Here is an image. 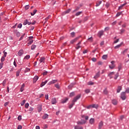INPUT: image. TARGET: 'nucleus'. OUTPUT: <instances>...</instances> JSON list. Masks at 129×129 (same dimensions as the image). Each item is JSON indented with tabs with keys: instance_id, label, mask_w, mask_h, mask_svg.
<instances>
[{
	"instance_id": "nucleus-30",
	"label": "nucleus",
	"mask_w": 129,
	"mask_h": 129,
	"mask_svg": "<svg viewBox=\"0 0 129 129\" xmlns=\"http://www.w3.org/2000/svg\"><path fill=\"white\" fill-rule=\"evenodd\" d=\"M67 101H68V98H67L62 101L61 103H66Z\"/></svg>"
},
{
	"instance_id": "nucleus-37",
	"label": "nucleus",
	"mask_w": 129,
	"mask_h": 129,
	"mask_svg": "<svg viewBox=\"0 0 129 129\" xmlns=\"http://www.w3.org/2000/svg\"><path fill=\"white\" fill-rule=\"evenodd\" d=\"M71 35L72 36V38H74L75 37V32H73L71 33Z\"/></svg>"
},
{
	"instance_id": "nucleus-59",
	"label": "nucleus",
	"mask_w": 129,
	"mask_h": 129,
	"mask_svg": "<svg viewBox=\"0 0 129 129\" xmlns=\"http://www.w3.org/2000/svg\"><path fill=\"white\" fill-rule=\"evenodd\" d=\"M16 36L17 37H20L21 36V34L20 33V32H17L16 34Z\"/></svg>"
},
{
	"instance_id": "nucleus-24",
	"label": "nucleus",
	"mask_w": 129,
	"mask_h": 129,
	"mask_svg": "<svg viewBox=\"0 0 129 129\" xmlns=\"http://www.w3.org/2000/svg\"><path fill=\"white\" fill-rule=\"evenodd\" d=\"M49 117V115L47 114H45L43 116H42V118L43 119H46V118H48V117Z\"/></svg>"
},
{
	"instance_id": "nucleus-26",
	"label": "nucleus",
	"mask_w": 129,
	"mask_h": 129,
	"mask_svg": "<svg viewBox=\"0 0 129 129\" xmlns=\"http://www.w3.org/2000/svg\"><path fill=\"white\" fill-rule=\"evenodd\" d=\"M93 41V38L92 37H89L88 38V41L90 42H92Z\"/></svg>"
},
{
	"instance_id": "nucleus-43",
	"label": "nucleus",
	"mask_w": 129,
	"mask_h": 129,
	"mask_svg": "<svg viewBox=\"0 0 129 129\" xmlns=\"http://www.w3.org/2000/svg\"><path fill=\"white\" fill-rule=\"evenodd\" d=\"M7 83V80H5L3 82V86H6V84Z\"/></svg>"
},
{
	"instance_id": "nucleus-52",
	"label": "nucleus",
	"mask_w": 129,
	"mask_h": 129,
	"mask_svg": "<svg viewBox=\"0 0 129 129\" xmlns=\"http://www.w3.org/2000/svg\"><path fill=\"white\" fill-rule=\"evenodd\" d=\"M80 15H81V12H77V13L76 14V16H80Z\"/></svg>"
},
{
	"instance_id": "nucleus-39",
	"label": "nucleus",
	"mask_w": 129,
	"mask_h": 129,
	"mask_svg": "<svg viewBox=\"0 0 129 129\" xmlns=\"http://www.w3.org/2000/svg\"><path fill=\"white\" fill-rule=\"evenodd\" d=\"M35 48H36V45L33 44L31 46V50H34V49H35Z\"/></svg>"
},
{
	"instance_id": "nucleus-61",
	"label": "nucleus",
	"mask_w": 129,
	"mask_h": 129,
	"mask_svg": "<svg viewBox=\"0 0 129 129\" xmlns=\"http://www.w3.org/2000/svg\"><path fill=\"white\" fill-rule=\"evenodd\" d=\"M23 128V127L22 126V125H19L18 126V129H22Z\"/></svg>"
},
{
	"instance_id": "nucleus-48",
	"label": "nucleus",
	"mask_w": 129,
	"mask_h": 129,
	"mask_svg": "<svg viewBox=\"0 0 129 129\" xmlns=\"http://www.w3.org/2000/svg\"><path fill=\"white\" fill-rule=\"evenodd\" d=\"M29 71H30V69L28 68H26L25 71V73H27V72H29Z\"/></svg>"
},
{
	"instance_id": "nucleus-33",
	"label": "nucleus",
	"mask_w": 129,
	"mask_h": 129,
	"mask_svg": "<svg viewBox=\"0 0 129 129\" xmlns=\"http://www.w3.org/2000/svg\"><path fill=\"white\" fill-rule=\"evenodd\" d=\"M125 5H126V3L123 4L122 5H121L120 6H119V8H118V10H121L123 8V7Z\"/></svg>"
},
{
	"instance_id": "nucleus-27",
	"label": "nucleus",
	"mask_w": 129,
	"mask_h": 129,
	"mask_svg": "<svg viewBox=\"0 0 129 129\" xmlns=\"http://www.w3.org/2000/svg\"><path fill=\"white\" fill-rule=\"evenodd\" d=\"M108 58V55H103L102 56V58L103 59H107Z\"/></svg>"
},
{
	"instance_id": "nucleus-25",
	"label": "nucleus",
	"mask_w": 129,
	"mask_h": 129,
	"mask_svg": "<svg viewBox=\"0 0 129 129\" xmlns=\"http://www.w3.org/2000/svg\"><path fill=\"white\" fill-rule=\"evenodd\" d=\"M37 10H34V11H33V13H32V12H31L30 13V14H31V16H34V15H35V14H36V13H37Z\"/></svg>"
},
{
	"instance_id": "nucleus-46",
	"label": "nucleus",
	"mask_w": 129,
	"mask_h": 129,
	"mask_svg": "<svg viewBox=\"0 0 129 129\" xmlns=\"http://www.w3.org/2000/svg\"><path fill=\"white\" fill-rule=\"evenodd\" d=\"M25 103H26V100H23L21 103V105L22 106H23V105H24V104H25Z\"/></svg>"
},
{
	"instance_id": "nucleus-16",
	"label": "nucleus",
	"mask_w": 129,
	"mask_h": 129,
	"mask_svg": "<svg viewBox=\"0 0 129 129\" xmlns=\"http://www.w3.org/2000/svg\"><path fill=\"white\" fill-rule=\"evenodd\" d=\"M114 75V72H111L108 74V76L110 77V79L113 78V76Z\"/></svg>"
},
{
	"instance_id": "nucleus-38",
	"label": "nucleus",
	"mask_w": 129,
	"mask_h": 129,
	"mask_svg": "<svg viewBox=\"0 0 129 129\" xmlns=\"http://www.w3.org/2000/svg\"><path fill=\"white\" fill-rule=\"evenodd\" d=\"M27 24H28V20H24V22H23V25L24 26H26V25H27Z\"/></svg>"
},
{
	"instance_id": "nucleus-64",
	"label": "nucleus",
	"mask_w": 129,
	"mask_h": 129,
	"mask_svg": "<svg viewBox=\"0 0 129 129\" xmlns=\"http://www.w3.org/2000/svg\"><path fill=\"white\" fill-rule=\"evenodd\" d=\"M126 93H129V88H127L126 91H125Z\"/></svg>"
},
{
	"instance_id": "nucleus-34",
	"label": "nucleus",
	"mask_w": 129,
	"mask_h": 129,
	"mask_svg": "<svg viewBox=\"0 0 129 129\" xmlns=\"http://www.w3.org/2000/svg\"><path fill=\"white\" fill-rule=\"evenodd\" d=\"M75 95V93L74 92H72L70 94V97H73V96H74Z\"/></svg>"
},
{
	"instance_id": "nucleus-4",
	"label": "nucleus",
	"mask_w": 129,
	"mask_h": 129,
	"mask_svg": "<svg viewBox=\"0 0 129 129\" xmlns=\"http://www.w3.org/2000/svg\"><path fill=\"white\" fill-rule=\"evenodd\" d=\"M57 82L56 80H53L50 82H49L48 84L47 85H51V84H55Z\"/></svg>"
},
{
	"instance_id": "nucleus-11",
	"label": "nucleus",
	"mask_w": 129,
	"mask_h": 129,
	"mask_svg": "<svg viewBox=\"0 0 129 129\" xmlns=\"http://www.w3.org/2000/svg\"><path fill=\"white\" fill-rule=\"evenodd\" d=\"M79 38H80L79 37H78L75 38L74 39L71 40V44H74V43H75V42H76V41H77V40H78Z\"/></svg>"
},
{
	"instance_id": "nucleus-55",
	"label": "nucleus",
	"mask_w": 129,
	"mask_h": 129,
	"mask_svg": "<svg viewBox=\"0 0 129 129\" xmlns=\"http://www.w3.org/2000/svg\"><path fill=\"white\" fill-rule=\"evenodd\" d=\"M86 108H87L88 109H90L91 108H92V105H90L88 106L87 107H86Z\"/></svg>"
},
{
	"instance_id": "nucleus-49",
	"label": "nucleus",
	"mask_w": 129,
	"mask_h": 129,
	"mask_svg": "<svg viewBox=\"0 0 129 129\" xmlns=\"http://www.w3.org/2000/svg\"><path fill=\"white\" fill-rule=\"evenodd\" d=\"M75 129H81V127L79 126V125H77L75 126Z\"/></svg>"
},
{
	"instance_id": "nucleus-6",
	"label": "nucleus",
	"mask_w": 129,
	"mask_h": 129,
	"mask_svg": "<svg viewBox=\"0 0 129 129\" xmlns=\"http://www.w3.org/2000/svg\"><path fill=\"white\" fill-rule=\"evenodd\" d=\"M24 54V50L23 49H21L18 51V56H22Z\"/></svg>"
},
{
	"instance_id": "nucleus-28",
	"label": "nucleus",
	"mask_w": 129,
	"mask_h": 129,
	"mask_svg": "<svg viewBox=\"0 0 129 129\" xmlns=\"http://www.w3.org/2000/svg\"><path fill=\"white\" fill-rule=\"evenodd\" d=\"M34 42V40H31L29 41V42L27 43V46H30V45H31V44H33V42Z\"/></svg>"
},
{
	"instance_id": "nucleus-50",
	"label": "nucleus",
	"mask_w": 129,
	"mask_h": 129,
	"mask_svg": "<svg viewBox=\"0 0 129 129\" xmlns=\"http://www.w3.org/2000/svg\"><path fill=\"white\" fill-rule=\"evenodd\" d=\"M88 84V85H94V83H93V82H92V81H90V82H89Z\"/></svg>"
},
{
	"instance_id": "nucleus-57",
	"label": "nucleus",
	"mask_w": 129,
	"mask_h": 129,
	"mask_svg": "<svg viewBox=\"0 0 129 129\" xmlns=\"http://www.w3.org/2000/svg\"><path fill=\"white\" fill-rule=\"evenodd\" d=\"M25 107L26 108H28V107H29V103H26L25 105Z\"/></svg>"
},
{
	"instance_id": "nucleus-60",
	"label": "nucleus",
	"mask_w": 129,
	"mask_h": 129,
	"mask_svg": "<svg viewBox=\"0 0 129 129\" xmlns=\"http://www.w3.org/2000/svg\"><path fill=\"white\" fill-rule=\"evenodd\" d=\"M121 14H122L121 12L118 13L116 14V17H119Z\"/></svg>"
},
{
	"instance_id": "nucleus-20",
	"label": "nucleus",
	"mask_w": 129,
	"mask_h": 129,
	"mask_svg": "<svg viewBox=\"0 0 129 129\" xmlns=\"http://www.w3.org/2000/svg\"><path fill=\"white\" fill-rule=\"evenodd\" d=\"M112 103L114 105H116L117 104V101H116V100L113 99L112 100Z\"/></svg>"
},
{
	"instance_id": "nucleus-7",
	"label": "nucleus",
	"mask_w": 129,
	"mask_h": 129,
	"mask_svg": "<svg viewBox=\"0 0 129 129\" xmlns=\"http://www.w3.org/2000/svg\"><path fill=\"white\" fill-rule=\"evenodd\" d=\"M100 76V72H98V73H97L96 74V75L94 77V78L95 79H98V78H99Z\"/></svg>"
},
{
	"instance_id": "nucleus-53",
	"label": "nucleus",
	"mask_w": 129,
	"mask_h": 129,
	"mask_svg": "<svg viewBox=\"0 0 129 129\" xmlns=\"http://www.w3.org/2000/svg\"><path fill=\"white\" fill-rule=\"evenodd\" d=\"M118 77V74L117 73L116 75H115V77H114V79L116 80L117 79V78Z\"/></svg>"
},
{
	"instance_id": "nucleus-32",
	"label": "nucleus",
	"mask_w": 129,
	"mask_h": 129,
	"mask_svg": "<svg viewBox=\"0 0 129 129\" xmlns=\"http://www.w3.org/2000/svg\"><path fill=\"white\" fill-rule=\"evenodd\" d=\"M87 120H81V124H84L87 122Z\"/></svg>"
},
{
	"instance_id": "nucleus-8",
	"label": "nucleus",
	"mask_w": 129,
	"mask_h": 129,
	"mask_svg": "<svg viewBox=\"0 0 129 129\" xmlns=\"http://www.w3.org/2000/svg\"><path fill=\"white\" fill-rule=\"evenodd\" d=\"M48 81H49V80H46L45 82H42L40 84V87H43V86L47 84Z\"/></svg>"
},
{
	"instance_id": "nucleus-56",
	"label": "nucleus",
	"mask_w": 129,
	"mask_h": 129,
	"mask_svg": "<svg viewBox=\"0 0 129 129\" xmlns=\"http://www.w3.org/2000/svg\"><path fill=\"white\" fill-rule=\"evenodd\" d=\"M18 120H22V116L21 115L18 116Z\"/></svg>"
},
{
	"instance_id": "nucleus-3",
	"label": "nucleus",
	"mask_w": 129,
	"mask_h": 129,
	"mask_svg": "<svg viewBox=\"0 0 129 129\" xmlns=\"http://www.w3.org/2000/svg\"><path fill=\"white\" fill-rule=\"evenodd\" d=\"M45 61L46 58L44 57H41L39 59V62H40V63H44V64H46L45 63Z\"/></svg>"
},
{
	"instance_id": "nucleus-36",
	"label": "nucleus",
	"mask_w": 129,
	"mask_h": 129,
	"mask_svg": "<svg viewBox=\"0 0 129 129\" xmlns=\"http://www.w3.org/2000/svg\"><path fill=\"white\" fill-rule=\"evenodd\" d=\"M71 12V9H69L64 12L65 14H69Z\"/></svg>"
},
{
	"instance_id": "nucleus-2",
	"label": "nucleus",
	"mask_w": 129,
	"mask_h": 129,
	"mask_svg": "<svg viewBox=\"0 0 129 129\" xmlns=\"http://www.w3.org/2000/svg\"><path fill=\"white\" fill-rule=\"evenodd\" d=\"M120 98L123 100H125L126 99V94L125 92H122L121 93Z\"/></svg>"
},
{
	"instance_id": "nucleus-54",
	"label": "nucleus",
	"mask_w": 129,
	"mask_h": 129,
	"mask_svg": "<svg viewBox=\"0 0 129 129\" xmlns=\"http://www.w3.org/2000/svg\"><path fill=\"white\" fill-rule=\"evenodd\" d=\"M28 41H30V40H33V39L34 38V37L33 36H30L28 37Z\"/></svg>"
},
{
	"instance_id": "nucleus-19",
	"label": "nucleus",
	"mask_w": 129,
	"mask_h": 129,
	"mask_svg": "<svg viewBox=\"0 0 129 129\" xmlns=\"http://www.w3.org/2000/svg\"><path fill=\"white\" fill-rule=\"evenodd\" d=\"M4 61H5V56H2L1 58V62L0 63V65H4Z\"/></svg>"
},
{
	"instance_id": "nucleus-31",
	"label": "nucleus",
	"mask_w": 129,
	"mask_h": 129,
	"mask_svg": "<svg viewBox=\"0 0 129 129\" xmlns=\"http://www.w3.org/2000/svg\"><path fill=\"white\" fill-rule=\"evenodd\" d=\"M25 35H26V33H24L23 35H22L20 38L19 39V41H22V40H23V39H24V37H25Z\"/></svg>"
},
{
	"instance_id": "nucleus-29",
	"label": "nucleus",
	"mask_w": 129,
	"mask_h": 129,
	"mask_svg": "<svg viewBox=\"0 0 129 129\" xmlns=\"http://www.w3.org/2000/svg\"><path fill=\"white\" fill-rule=\"evenodd\" d=\"M121 89H122V88L121 86L118 87V88L117 89V93H119L120 91L121 90Z\"/></svg>"
},
{
	"instance_id": "nucleus-10",
	"label": "nucleus",
	"mask_w": 129,
	"mask_h": 129,
	"mask_svg": "<svg viewBox=\"0 0 129 129\" xmlns=\"http://www.w3.org/2000/svg\"><path fill=\"white\" fill-rule=\"evenodd\" d=\"M82 118L85 119L86 120H88L89 119V116L83 114L82 115Z\"/></svg>"
},
{
	"instance_id": "nucleus-12",
	"label": "nucleus",
	"mask_w": 129,
	"mask_h": 129,
	"mask_svg": "<svg viewBox=\"0 0 129 129\" xmlns=\"http://www.w3.org/2000/svg\"><path fill=\"white\" fill-rule=\"evenodd\" d=\"M38 79H39V77H38L37 76H35L33 78V83H36Z\"/></svg>"
},
{
	"instance_id": "nucleus-21",
	"label": "nucleus",
	"mask_w": 129,
	"mask_h": 129,
	"mask_svg": "<svg viewBox=\"0 0 129 129\" xmlns=\"http://www.w3.org/2000/svg\"><path fill=\"white\" fill-rule=\"evenodd\" d=\"M24 88H25V84H23V85L21 86L20 91L21 92H23L24 91Z\"/></svg>"
},
{
	"instance_id": "nucleus-40",
	"label": "nucleus",
	"mask_w": 129,
	"mask_h": 129,
	"mask_svg": "<svg viewBox=\"0 0 129 129\" xmlns=\"http://www.w3.org/2000/svg\"><path fill=\"white\" fill-rule=\"evenodd\" d=\"M23 25L22 24V23H20L19 24H18V28H19V29H22V27Z\"/></svg>"
},
{
	"instance_id": "nucleus-58",
	"label": "nucleus",
	"mask_w": 129,
	"mask_h": 129,
	"mask_svg": "<svg viewBox=\"0 0 129 129\" xmlns=\"http://www.w3.org/2000/svg\"><path fill=\"white\" fill-rule=\"evenodd\" d=\"M19 75H20V72H19V71H18L16 73V76H17V77H18V76H19Z\"/></svg>"
},
{
	"instance_id": "nucleus-62",
	"label": "nucleus",
	"mask_w": 129,
	"mask_h": 129,
	"mask_svg": "<svg viewBox=\"0 0 129 129\" xmlns=\"http://www.w3.org/2000/svg\"><path fill=\"white\" fill-rule=\"evenodd\" d=\"M92 60L93 61L95 62V61H96L97 59L96 58L94 57L92 59Z\"/></svg>"
},
{
	"instance_id": "nucleus-63",
	"label": "nucleus",
	"mask_w": 129,
	"mask_h": 129,
	"mask_svg": "<svg viewBox=\"0 0 129 129\" xmlns=\"http://www.w3.org/2000/svg\"><path fill=\"white\" fill-rule=\"evenodd\" d=\"M88 52V51L86 49V50H85L83 52V54H85V53H87Z\"/></svg>"
},
{
	"instance_id": "nucleus-51",
	"label": "nucleus",
	"mask_w": 129,
	"mask_h": 129,
	"mask_svg": "<svg viewBox=\"0 0 129 129\" xmlns=\"http://www.w3.org/2000/svg\"><path fill=\"white\" fill-rule=\"evenodd\" d=\"M86 93L88 94L90 92V90L89 89H86L85 90Z\"/></svg>"
},
{
	"instance_id": "nucleus-15",
	"label": "nucleus",
	"mask_w": 129,
	"mask_h": 129,
	"mask_svg": "<svg viewBox=\"0 0 129 129\" xmlns=\"http://www.w3.org/2000/svg\"><path fill=\"white\" fill-rule=\"evenodd\" d=\"M95 122V119H94V118H91V119H90V121H89V123L91 124H94Z\"/></svg>"
},
{
	"instance_id": "nucleus-14",
	"label": "nucleus",
	"mask_w": 129,
	"mask_h": 129,
	"mask_svg": "<svg viewBox=\"0 0 129 129\" xmlns=\"http://www.w3.org/2000/svg\"><path fill=\"white\" fill-rule=\"evenodd\" d=\"M81 44V41H80L76 45V49L77 50H78L80 48H81V46H80V44Z\"/></svg>"
},
{
	"instance_id": "nucleus-42",
	"label": "nucleus",
	"mask_w": 129,
	"mask_h": 129,
	"mask_svg": "<svg viewBox=\"0 0 129 129\" xmlns=\"http://www.w3.org/2000/svg\"><path fill=\"white\" fill-rule=\"evenodd\" d=\"M24 59H26L27 60H28V59H30V55H27L26 56H25Z\"/></svg>"
},
{
	"instance_id": "nucleus-41",
	"label": "nucleus",
	"mask_w": 129,
	"mask_h": 129,
	"mask_svg": "<svg viewBox=\"0 0 129 129\" xmlns=\"http://www.w3.org/2000/svg\"><path fill=\"white\" fill-rule=\"evenodd\" d=\"M128 49H125L122 52H121L122 54H125L127 52Z\"/></svg>"
},
{
	"instance_id": "nucleus-17",
	"label": "nucleus",
	"mask_w": 129,
	"mask_h": 129,
	"mask_svg": "<svg viewBox=\"0 0 129 129\" xmlns=\"http://www.w3.org/2000/svg\"><path fill=\"white\" fill-rule=\"evenodd\" d=\"M103 126V122H102V121H101L100 123H99V129H101Z\"/></svg>"
},
{
	"instance_id": "nucleus-35",
	"label": "nucleus",
	"mask_w": 129,
	"mask_h": 129,
	"mask_svg": "<svg viewBox=\"0 0 129 129\" xmlns=\"http://www.w3.org/2000/svg\"><path fill=\"white\" fill-rule=\"evenodd\" d=\"M115 66L114 65H110L109 66V68L111 69V70H113L115 68Z\"/></svg>"
},
{
	"instance_id": "nucleus-45",
	"label": "nucleus",
	"mask_w": 129,
	"mask_h": 129,
	"mask_svg": "<svg viewBox=\"0 0 129 129\" xmlns=\"http://www.w3.org/2000/svg\"><path fill=\"white\" fill-rule=\"evenodd\" d=\"M30 8V6L29 5H26L25 7V10H29V9Z\"/></svg>"
},
{
	"instance_id": "nucleus-13",
	"label": "nucleus",
	"mask_w": 129,
	"mask_h": 129,
	"mask_svg": "<svg viewBox=\"0 0 129 129\" xmlns=\"http://www.w3.org/2000/svg\"><path fill=\"white\" fill-rule=\"evenodd\" d=\"M37 110L38 112L42 111V105H39L37 107Z\"/></svg>"
},
{
	"instance_id": "nucleus-44",
	"label": "nucleus",
	"mask_w": 129,
	"mask_h": 129,
	"mask_svg": "<svg viewBox=\"0 0 129 129\" xmlns=\"http://www.w3.org/2000/svg\"><path fill=\"white\" fill-rule=\"evenodd\" d=\"M55 87H56V88H57V89H59V88H60V86L58 84H57L55 85Z\"/></svg>"
},
{
	"instance_id": "nucleus-47",
	"label": "nucleus",
	"mask_w": 129,
	"mask_h": 129,
	"mask_svg": "<svg viewBox=\"0 0 129 129\" xmlns=\"http://www.w3.org/2000/svg\"><path fill=\"white\" fill-rule=\"evenodd\" d=\"M103 93H104V94H108V91H107V89L104 90V91H103Z\"/></svg>"
},
{
	"instance_id": "nucleus-5",
	"label": "nucleus",
	"mask_w": 129,
	"mask_h": 129,
	"mask_svg": "<svg viewBox=\"0 0 129 129\" xmlns=\"http://www.w3.org/2000/svg\"><path fill=\"white\" fill-rule=\"evenodd\" d=\"M103 33H104V31L103 30L99 31V33H98V36L101 38V36L103 35Z\"/></svg>"
},
{
	"instance_id": "nucleus-1",
	"label": "nucleus",
	"mask_w": 129,
	"mask_h": 129,
	"mask_svg": "<svg viewBox=\"0 0 129 129\" xmlns=\"http://www.w3.org/2000/svg\"><path fill=\"white\" fill-rule=\"evenodd\" d=\"M81 97V95H78L77 96H76L73 101H72V103L71 104H70L69 106V108H72V107H73V106L74 105V104H75V102H76V101H77L78 100V99H79V98H80Z\"/></svg>"
},
{
	"instance_id": "nucleus-23",
	"label": "nucleus",
	"mask_w": 129,
	"mask_h": 129,
	"mask_svg": "<svg viewBox=\"0 0 129 129\" xmlns=\"http://www.w3.org/2000/svg\"><path fill=\"white\" fill-rule=\"evenodd\" d=\"M122 42L119 44H118V45H116V46H115L114 48L115 49L119 48L121 47V46L122 45Z\"/></svg>"
},
{
	"instance_id": "nucleus-22",
	"label": "nucleus",
	"mask_w": 129,
	"mask_h": 129,
	"mask_svg": "<svg viewBox=\"0 0 129 129\" xmlns=\"http://www.w3.org/2000/svg\"><path fill=\"white\" fill-rule=\"evenodd\" d=\"M91 106H92V108H93L97 109L98 107V105L97 104H92Z\"/></svg>"
},
{
	"instance_id": "nucleus-9",
	"label": "nucleus",
	"mask_w": 129,
	"mask_h": 129,
	"mask_svg": "<svg viewBox=\"0 0 129 129\" xmlns=\"http://www.w3.org/2000/svg\"><path fill=\"white\" fill-rule=\"evenodd\" d=\"M57 103V100H56V98H53L51 99V104H56Z\"/></svg>"
},
{
	"instance_id": "nucleus-18",
	"label": "nucleus",
	"mask_w": 129,
	"mask_h": 129,
	"mask_svg": "<svg viewBox=\"0 0 129 129\" xmlns=\"http://www.w3.org/2000/svg\"><path fill=\"white\" fill-rule=\"evenodd\" d=\"M102 1H98V2L96 3V7H98L99 6H100V5L102 4Z\"/></svg>"
}]
</instances>
